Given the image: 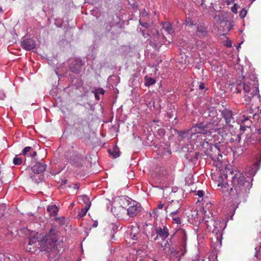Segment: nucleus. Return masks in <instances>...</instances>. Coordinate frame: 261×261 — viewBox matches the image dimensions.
<instances>
[{"mask_svg":"<svg viewBox=\"0 0 261 261\" xmlns=\"http://www.w3.org/2000/svg\"><path fill=\"white\" fill-rule=\"evenodd\" d=\"M258 133L261 135V127L257 130ZM261 159L258 162L254 164L251 169L248 171L249 175L240 176L239 177L234 176L232 182L233 187L230 188L229 195L232 199H237L243 196H246L250 193V190L252 186V176H254L259 169V163Z\"/></svg>","mask_w":261,"mask_h":261,"instance_id":"2","label":"nucleus"},{"mask_svg":"<svg viewBox=\"0 0 261 261\" xmlns=\"http://www.w3.org/2000/svg\"><path fill=\"white\" fill-rule=\"evenodd\" d=\"M78 217H79V218H80L81 217H82V215H81V214L80 213V212H79V214H78Z\"/></svg>","mask_w":261,"mask_h":261,"instance_id":"54","label":"nucleus"},{"mask_svg":"<svg viewBox=\"0 0 261 261\" xmlns=\"http://www.w3.org/2000/svg\"><path fill=\"white\" fill-rule=\"evenodd\" d=\"M47 211L53 215H56L58 211V209L57 206L56 205H49L47 208Z\"/></svg>","mask_w":261,"mask_h":261,"instance_id":"23","label":"nucleus"},{"mask_svg":"<svg viewBox=\"0 0 261 261\" xmlns=\"http://www.w3.org/2000/svg\"><path fill=\"white\" fill-rule=\"evenodd\" d=\"M217 110L214 108H211L206 110L203 115L202 117L204 121L211 124V126L215 127L217 126L218 123Z\"/></svg>","mask_w":261,"mask_h":261,"instance_id":"5","label":"nucleus"},{"mask_svg":"<svg viewBox=\"0 0 261 261\" xmlns=\"http://www.w3.org/2000/svg\"><path fill=\"white\" fill-rule=\"evenodd\" d=\"M79 187H80V184H79V185L76 184V185H74L73 188L75 190H77L79 188Z\"/></svg>","mask_w":261,"mask_h":261,"instance_id":"43","label":"nucleus"},{"mask_svg":"<svg viewBox=\"0 0 261 261\" xmlns=\"http://www.w3.org/2000/svg\"><path fill=\"white\" fill-rule=\"evenodd\" d=\"M251 2V3H252L253 2H254L255 0H250Z\"/></svg>","mask_w":261,"mask_h":261,"instance_id":"60","label":"nucleus"},{"mask_svg":"<svg viewBox=\"0 0 261 261\" xmlns=\"http://www.w3.org/2000/svg\"><path fill=\"white\" fill-rule=\"evenodd\" d=\"M57 235L54 229H51L47 235L43 236L37 232L31 234L26 250L35 253L38 249L49 252V258L57 260L60 256V250L57 246Z\"/></svg>","mask_w":261,"mask_h":261,"instance_id":"1","label":"nucleus"},{"mask_svg":"<svg viewBox=\"0 0 261 261\" xmlns=\"http://www.w3.org/2000/svg\"><path fill=\"white\" fill-rule=\"evenodd\" d=\"M4 215V211L0 212V217H2Z\"/></svg>","mask_w":261,"mask_h":261,"instance_id":"53","label":"nucleus"},{"mask_svg":"<svg viewBox=\"0 0 261 261\" xmlns=\"http://www.w3.org/2000/svg\"><path fill=\"white\" fill-rule=\"evenodd\" d=\"M89 135L95 136V134L93 132H92L90 134L88 135V136H89Z\"/></svg>","mask_w":261,"mask_h":261,"instance_id":"56","label":"nucleus"},{"mask_svg":"<svg viewBox=\"0 0 261 261\" xmlns=\"http://www.w3.org/2000/svg\"><path fill=\"white\" fill-rule=\"evenodd\" d=\"M56 221L60 225H63L65 223V218L64 217H60L56 218Z\"/></svg>","mask_w":261,"mask_h":261,"instance_id":"30","label":"nucleus"},{"mask_svg":"<svg viewBox=\"0 0 261 261\" xmlns=\"http://www.w3.org/2000/svg\"><path fill=\"white\" fill-rule=\"evenodd\" d=\"M221 114L224 119L226 124L228 126H232V124L234 123L232 111L228 109H224L221 111Z\"/></svg>","mask_w":261,"mask_h":261,"instance_id":"8","label":"nucleus"},{"mask_svg":"<svg viewBox=\"0 0 261 261\" xmlns=\"http://www.w3.org/2000/svg\"><path fill=\"white\" fill-rule=\"evenodd\" d=\"M203 221L204 223L206 225L207 227H210L211 225H214L215 223V221L213 219H209L207 220L205 218H204Z\"/></svg>","mask_w":261,"mask_h":261,"instance_id":"27","label":"nucleus"},{"mask_svg":"<svg viewBox=\"0 0 261 261\" xmlns=\"http://www.w3.org/2000/svg\"><path fill=\"white\" fill-rule=\"evenodd\" d=\"M46 164L41 162H37L32 167V171L35 174H39L44 172L46 168Z\"/></svg>","mask_w":261,"mask_h":261,"instance_id":"13","label":"nucleus"},{"mask_svg":"<svg viewBox=\"0 0 261 261\" xmlns=\"http://www.w3.org/2000/svg\"><path fill=\"white\" fill-rule=\"evenodd\" d=\"M196 31L199 36H204L206 34V30L202 24H198L196 27Z\"/></svg>","mask_w":261,"mask_h":261,"instance_id":"21","label":"nucleus"},{"mask_svg":"<svg viewBox=\"0 0 261 261\" xmlns=\"http://www.w3.org/2000/svg\"><path fill=\"white\" fill-rule=\"evenodd\" d=\"M91 163H88V165L86 166V169H84V170H85V171L87 172V174L89 173L90 172L89 170L90 168L91 167Z\"/></svg>","mask_w":261,"mask_h":261,"instance_id":"37","label":"nucleus"},{"mask_svg":"<svg viewBox=\"0 0 261 261\" xmlns=\"http://www.w3.org/2000/svg\"><path fill=\"white\" fill-rule=\"evenodd\" d=\"M141 208V207L140 203H134L128 207L127 210V214L129 217H133L140 212Z\"/></svg>","mask_w":261,"mask_h":261,"instance_id":"12","label":"nucleus"},{"mask_svg":"<svg viewBox=\"0 0 261 261\" xmlns=\"http://www.w3.org/2000/svg\"><path fill=\"white\" fill-rule=\"evenodd\" d=\"M200 5H202L203 4V0H201V2L199 4Z\"/></svg>","mask_w":261,"mask_h":261,"instance_id":"59","label":"nucleus"},{"mask_svg":"<svg viewBox=\"0 0 261 261\" xmlns=\"http://www.w3.org/2000/svg\"><path fill=\"white\" fill-rule=\"evenodd\" d=\"M81 61L75 60L70 64V69L73 72L78 73L81 71Z\"/></svg>","mask_w":261,"mask_h":261,"instance_id":"18","label":"nucleus"},{"mask_svg":"<svg viewBox=\"0 0 261 261\" xmlns=\"http://www.w3.org/2000/svg\"><path fill=\"white\" fill-rule=\"evenodd\" d=\"M106 234L109 237V239L113 241L115 240V234L117 231V226L113 223H111L105 228Z\"/></svg>","mask_w":261,"mask_h":261,"instance_id":"10","label":"nucleus"},{"mask_svg":"<svg viewBox=\"0 0 261 261\" xmlns=\"http://www.w3.org/2000/svg\"><path fill=\"white\" fill-rule=\"evenodd\" d=\"M168 206H169V205H168V206H166V207H165V211L166 212H167V209H168Z\"/></svg>","mask_w":261,"mask_h":261,"instance_id":"55","label":"nucleus"},{"mask_svg":"<svg viewBox=\"0 0 261 261\" xmlns=\"http://www.w3.org/2000/svg\"><path fill=\"white\" fill-rule=\"evenodd\" d=\"M196 195L199 197H202L203 196V192L202 190H199L197 191Z\"/></svg>","mask_w":261,"mask_h":261,"instance_id":"39","label":"nucleus"},{"mask_svg":"<svg viewBox=\"0 0 261 261\" xmlns=\"http://www.w3.org/2000/svg\"><path fill=\"white\" fill-rule=\"evenodd\" d=\"M239 149V148H236V147H234V149L233 150V152H236L237 153H238V154H242V153L243 152V149H241L240 150H238V149Z\"/></svg>","mask_w":261,"mask_h":261,"instance_id":"38","label":"nucleus"},{"mask_svg":"<svg viewBox=\"0 0 261 261\" xmlns=\"http://www.w3.org/2000/svg\"><path fill=\"white\" fill-rule=\"evenodd\" d=\"M94 108L91 106H90V110L92 111V112H93L94 111Z\"/></svg>","mask_w":261,"mask_h":261,"instance_id":"50","label":"nucleus"},{"mask_svg":"<svg viewBox=\"0 0 261 261\" xmlns=\"http://www.w3.org/2000/svg\"><path fill=\"white\" fill-rule=\"evenodd\" d=\"M63 183L64 184H65L66 183V181H65V180L63 181Z\"/></svg>","mask_w":261,"mask_h":261,"instance_id":"61","label":"nucleus"},{"mask_svg":"<svg viewBox=\"0 0 261 261\" xmlns=\"http://www.w3.org/2000/svg\"><path fill=\"white\" fill-rule=\"evenodd\" d=\"M198 155H199V153L198 152H195V157L197 158Z\"/></svg>","mask_w":261,"mask_h":261,"instance_id":"51","label":"nucleus"},{"mask_svg":"<svg viewBox=\"0 0 261 261\" xmlns=\"http://www.w3.org/2000/svg\"><path fill=\"white\" fill-rule=\"evenodd\" d=\"M204 88H205V87H204V84L202 83H200L199 86V89L200 90H203V89H204Z\"/></svg>","mask_w":261,"mask_h":261,"instance_id":"42","label":"nucleus"},{"mask_svg":"<svg viewBox=\"0 0 261 261\" xmlns=\"http://www.w3.org/2000/svg\"><path fill=\"white\" fill-rule=\"evenodd\" d=\"M97 225H98V222H97V221H95V222L93 223V227H97Z\"/></svg>","mask_w":261,"mask_h":261,"instance_id":"44","label":"nucleus"},{"mask_svg":"<svg viewBox=\"0 0 261 261\" xmlns=\"http://www.w3.org/2000/svg\"><path fill=\"white\" fill-rule=\"evenodd\" d=\"M156 34H157V35H158V34H159V32H158V31H156Z\"/></svg>","mask_w":261,"mask_h":261,"instance_id":"62","label":"nucleus"},{"mask_svg":"<svg viewBox=\"0 0 261 261\" xmlns=\"http://www.w3.org/2000/svg\"><path fill=\"white\" fill-rule=\"evenodd\" d=\"M92 93H93L94 94V96H95V99L97 100H99L100 99V98H99V94H97V93H96V92L94 91H92Z\"/></svg>","mask_w":261,"mask_h":261,"instance_id":"41","label":"nucleus"},{"mask_svg":"<svg viewBox=\"0 0 261 261\" xmlns=\"http://www.w3.org/2000/svg\"><path fill=\"white\" fill-rule=\"evenodd\" d=\"M254 74H249L246 76H242L241 80L236 82V92L239 93L241 89L244 92L249 94L245 95V100L247 102H250L252 98L259 93L258 81Z\"/></svg>","mask_w":261,"mask_h":261,"instance_id":"3","label":"nucleus"},{"mask_svg":"<svg viewBox=\"0 0 261 261\" xmlns=\"http://www.w3.org/2000/svg\"><path fill=\"white\" fill-rule=\"evenodd\" d=\"M32 150V148L30 146L25 147L22 151L21 154L24 155H28L29 156V152H31Z\"/></svg>","mask_w":261,"mask_h":261,"instance_id":"28","label":"nucleus"},{"mask_svg":"<svg viewBox=\"0 0 261 261\" xmlns=\"http://www.w3.org/2000/svg\"><path fill=\"white\" fill-rule=\"evenodd\" d=\"M95 91L96 92V93H97V94H98L103 95L105 93L104 90L101 88H98V89H95Z\"/></svg>","mask_w":261,"mask_h":261,"instance_id":"36","label":"nucleus"},{"mask_svg":"<svg viewBox=\"0 0 261 261\" xmlns=\"http://www.w3.org/2000/svg\"><path fill=\"white\" fill-rule=\"evenodd\" d=\"M139 23L142 27L145 28H148L149 27V24L146 22H142L141 20H139Z\"/></svg>","mask_w":261,"mask_h":261,"instance_id":"35","label":"nucleus"},{"mask_svg":"<svg viewBox=\"0 0 261 261\" xmlns=\"http://www.w3.org/2000/svg\"><path fill=\"white\" fill-rule=\"evenodd\" d=\"M224 186L225 188H226V186H228V184L226 183L225 185L223 184H218V186Z\"/></svg>","mask_w":261,"mask_h":261,"instance_id":"45","label":"nucleus"},{"mask_svg":"<svg viewBox=\"0 0 261 261\" xmlns=\"http://www.w3.org/2000/svg\"><path fill=\"white\" fill-rule=\"evenodd\" d=\"M173 202H174V200H171L170 202H171V203H172Z\"/></svg>","mask_w":261,"mask_h":261,"instance_id":"63","label":"nucleus"},{"mask_svg":"<svg viewBox=\"0 0 261 261\" xmlns=\"http://www.w3.org/2000/svg\"><path fill=\"white\" fill-rule=\"evenodd\" d=\"M226 46H227V47H230V46H231V43H230V42H229V43H227V44H226Z\"/></svg>","mask_w":261,"mask_h":261,"instance_id":"52","label":"nucleus"},{"mask_svg":"<svg viewBox=\"0 0 261 261\" xmlns=\"http://www.w3.org/2000/svg\"><path fill=\"white\" fill-rule=\"evenodd\" d=\"M238 8V5L237 4H234L233 6L231 8V10L232 12L236 14L238 12L237 10Z\"/></svg>","mask_w":261,"mask_h":261,"instance_id":"34","label":"nucleus"},{"mask_svg":"<svg viewBox=\"0 0 261 261\" xmlns=\"http://www.w3.org/2000/svg\"><path fill=\"white\" fill-rule=\"evenodd\" d=\"M169 235L168 229L166 226H163V228L160 226L156 227L152 231L150 236L148 237V239H150L151 241H155L160 237L163 240L166 239Z\"/></svg>","mask_w":261,"mask_h":261,"instance_id":"6","label":"nucleus"},{"mask_svg":"<svg viewBox=\"0 0 261 261\" xmlns=\"http://www.w3.org/2000/svg\"><path fill=\"white\" fill-rule=\"evenodd\" d=\"M13 162L14 164L16 165H20L22 163L21 158L18 157L17 156H16L14 158Z\"/></svg>","mask_w":261,"mask_h":261,"instance_id":"29","label":"nucleus"},{"mask_svg":"<svg viewBox=\"0 0 261 261\" xmlns=\"http://www.w3.org/2000/svg\"><path fill=\"white\" fill-rule=\"evenodd\" d=\"M177 233L179 235L181 241L180 245V251L177 252V254L180 252V258L181 256H184L187 252V234L186 231L183 229H179Z\"/></svg>","mask_w":261,"mask_h":261,"instance_id":"7","label":"nucleus"},{"mask_svg":"<svg viewBox=\"0 0 261 261\" xmlns=\"http://www.w3.org/2000/svg\"><path fill=\"white\" fill-rule=\"evenodd\" d=\"M169 217L171 218L173 223L181 224L182 221L180 215V212L178 210L172 212L169 214Z\"/></svg>","mask_w":261,"mask_h":261,"instance_id":"14","label":"nucleus"},{"mask_svg":"<svg viewBox=\"0 0 261 261\" xmlns=\"http://www.w3.org/2000/svg\"><path fill=\"white\" fill-rule=\"evenodd\" d=\"M36 154H37L36 152L35 151L33 150V149H32V150H31V152L29 153V156L33 157V156H36Z\"/></svg>","mask_w":261,"mask_h":261,"instance_id":"40","label":"nucleus"},{"mask_svg":"<svg viewBox=\"0 0 261 261\" xmlns=\"http://www.w3.org/2000/svg\"><path fill=\"white\" fill-rule=\"evenodd\" d=\"M164 207V204L162 203V202H160L159 204L158 205V207L156 208H154L153 210V214L155 215V216L158 217V209H162Z\"/></svg>","mask_w":261,"mask_h":261,"instance_id":"26","label":"nucleus"},{"mask_svg":"<svg viewBox=\"0 0 261 261\" xmlns=\"http://www.w3.org/2000/svg\"><path fill=\"white\" fill-rule=\"evenodd\" d=\"M158 244L163 249V250L165 253H169L172 252L173 248L172 247V242L171 241V238L168 239L163 240L161 242H159Z\"/></svg>","mask_w":261,"mask_h":261,"instance_id":"9","label":"nucleus"},{"mask_svg":"<svg viewBox=\"0 0 261 261\" xmlns=\"http://www.w3.org/2000/svg\"><path fill=\"white\" fill-rule=\"evenodd\" d=\"M185 24L186 25H189V26H191V27H192L193 25H194V24L193 23V22L190 19V18H188L186 20Z\"/></svg>","mask_w":261,"mask_h":261,"instance_id":"33","label":"nucleus"},{"mask_svg":"<svg viewBox=\"0 0 261 261\" xmlns=\"http://www.w3.org/2000/svg\"><path fill=\"white\" fill-rule=\"evenodd\" d=\"M139 232V227L137 226H129L127 227V233L133 240H137V236Z\"/></svg>","mask_w":261,"mask_h":261,"instance_id":"15","label":"nucleus"},{"mask_svg":"<svg viewBox=\"0 0 261 261\" xmlns=\"http://www.w3.org/2000/svg\"><path fill=\"white\" fill-rule=\"evenodd\" d=\"M163 29L169 34H172L174 31L172 28V24L168 22H164L162 23Z\"/></svg>","mask_w":261,"mask_h":261,"instance_id":"20","label":"nucleus"},{"mask_svg":"<svg viewBox=\"0 0 261 261\" xmlns=\"http://www.w3.org/2000/svg\"><path fill=\"white\" fill-rule=\"evenodd\" d=\"M215 129V127L211 126V124L203 121L191 127V130L192 131L191 136L196 134H202L204 135L209 134L211 136V134L213 133V129Z\"/></svg>","mask_w":261,"mask_h":261,"instance_id":"4","label":"nucleus"},{"mask_svg":"<svg viewBox=\"0 0 261 261\" xmlns=\"http://www.w3.org/2000/svg\"><path fill=\"white\" fill-rule=\"evenodd\" d=\"M109 152L110 154L113 156V157L114 158H116L120 156V152L119 149L117 146H114L112 150L109 149Z\"/></svg>","mask_w":261,"mask_h":261,"instance_id":"22","label":"nucleus"},{"mask_svg":"<svg viewBox=\"0 0 261 261\" xmlns=\"http://www.w3.org/2000/svg\"><path fill=\"white\" fill-rule=\"evenodd\" d=\"M74 205V203H72L70 204V207H72Z\"/></svg>","mask_w":261,"mask_h":261,"instance_id":"58","label":"nucleus"},{"mask_svg":"<svg viewBox=\"0 0 261 261\" xmlns=\"http://www.w3.org/2000/svg\"><path fill=\"white\" fill-rule=\"evenodd\" d=\"M192 261H200L197 257V256L195 257V259H193Z\"/></svg>","mask_w":261,"mask_h":261,"instance_id":"48","label":"nucleus"},{"mask_svg":"<svg viewBox=\"0 0 261 261\" xmlns=\"http://www.w3.org/2000/svg\"><path fill=\"white\" fill-rule=\"evenodd\" d=\"M247 14V11L245 9H242L241 11L240 12V16L242 18H244Z\"/></svg>","mask_w":261,"mask_h":261,"instance_id":"32","label":"nucleus"},{"mask_svg":"<svg viewBox=\"0 0 261 261\" xmlns=\"http://www.w3.org/2000/svg\"><path fill=\"white\" fill-rule=\"evenodd\" d=\"M240 129H241V130H243V131H244V130H245V127H244V126H243L241 125V126H240Z\"/></svg>","mask_w":261,"mask_h":261,"instance_id":"49","label":"nucleus"},{"mask_svg":"<svg viewBox=\"0 0 261 261\" xmlns=\"http://www.w3.org/2000/svg\"><path fill=\"white\" fill-rule=\"evenodd\" d=\"M230 137L228 139V140L229 142V143H233L234 145L238 144L241 140V135H240V134H237V135L233 134V135L232 132H231V134H230Z\"/></svg>","mask_w":261,"mask_h":261,"instance_id":"19","label":"nucleus"},{"mask_svg":"<svg viewBox=\"0 0 261 261\" xmlns=\"http://www.w3.org/2000/svg\"><path fill=\"white\" fill-rule=\"evenodd\" d=\"M6 97L5 95L4 94L0 96V99L2 100L4 99L5 97Z\"/></svg>","mask_w":261,"mask_h":261,"instance_id":"47","label":"nucleus"},{"mask_svg":"<svg viewBox=\"0 0 261 261\" xmlns=\"http://www.w3.org/2000/svg\"><path fill=\"white\" fill-rule=\"evenodd\" d=\"M4 28V25L0 22V30H3Z\"/></svg>","mask_w":261,"mask_h":261,"instance_id":"46","label":"nucleus"},{"mask_svg":"<svg viewBox=\"0 0 261 261\" xmlns=\"http://www.w3.org/2000/svg\"><path fill=\"white\" fill-rule=\"evenodd\" d=\"M83 202L85 205L84 207H83V217L86 215L87 211L90 208L91 202L90 200V198L88 197L87 195H83Z\"/></svg>","mask_w":261,"mask_h":261,"instance_id":"17","label":"nucleus"},{"mask_svg":"<svg viewBox=\"0 0 261 261\" xmlns=\"http://www.w3.org/2000/svg\"><path fill=\"white\" fill-rule=\"evenodd\" d=\"M215 149L218 151V152H221V150L223 148V146H222L220 143H216L214 145Z\"/></svg>","mask_w":261,"mask_h":261,"instance_id":"31","label":"nucleus"},{"mask_svg":"<svg viewBox=\"0 0 261 261\" xmlns=\"http://www.w3.org/2000/svg\"><path fill=\"white\" fill-rule=\"evenodd\" d=\"M189 131V130H184V131L180 132V131H178V130H175V132H176V134H177L178 135V136L181 138V139L187 137V136L188 134Z\"/></svg>","mask_w":261,"mask_h":261,"instance_id":"25","label":"nucleus"},{"mask_svg":"<svg viewBox=\"0 0 261 261\" xmlns=\"http://www.w3.org/2000/svg\"><path fill=\"white\" fill-rule=\"evenodd\" d=\"M22 47L26 50H30L35 47L34 40L30 39H25L22 42Z\"/></svg>","mask_w":261,"mask_h":261,"instance_id":"16","label":"nucleus"},{"mask_svg":"<svg viewBox=\"0 0 261 261\" xmlns=\"http://www.w3.org/2000/svg\"><path fill=\"white\" fill-rule=\"evenodd\" d=\"M145 79V85L146 86H149L152 85L155 83V80L152 77H147L146 76Z\"/></svg>","mask_w":261,"mask_h":261,"instance_id":"24","label":"nucleus"},{"mask_svg":"<svg viewBox=\"0 0 261 261\" xmlns=\"http://www.w3.org/2000/svg\"><path fill=\"white\" fill-rule=\"evenodd\" d=\"M200 260V261H204V260H203V259H201V260Z\"/></svg>","mask_w":261,"mask_h":261,"instance_id":"64","label":"nucleus"},{"mask_svg":"<svg viewBox=\"0 0 261 261\" xmlns=\"http://www.w3.org/2000/svg\"><path fill=\"white\" fill-rule=\"evenodd\" d=\"M217 126H215L214 129H213V132H217L221 137L226 139L228 135L231 134L229 128L231 126H223L222 128H217Z\"/></svg>","mask_w":261,"mask_h":261,"instance_id":"11","label":"nucleus"},{"mask_svg":"<svg viewBox=\"0 0 261 261\" xmlns=\"http://www.w3.org/2000/svg\"><path fill=\"white\" fill-rule=\"evenodd\" d=\"M141 32H142V35H143L145 37H146V36H145V34H144V33L143 31H141Z\"/></svg>","mask_w":261,"mask_h":261,"instance_id":"57","label":"nucleus"}]
</instances>
